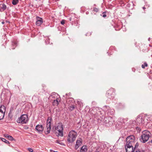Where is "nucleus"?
<instances>
[{
  "label": "nucleus",
  "instance_id": "obj_25",
  "mask_svg": "<svg viewBox=\"0 0 152 152\" xmlns=\"http://www.w3.org/2000/svg\"><path fill=\"white\" fill-rule=\"evenodd\" d=\"M61 24L64 25L65 23V20H62L61 22Z\"/></svg>",
  "mask_w": 152,
  "mask_h": 152
},
{
  "label": "nucleus",
  "instance_id": "obj_18",
  "mask_svg": "<svg viewBox=\"0 0 152 152\" xmlns=\"http://www.w3.org/2000/svg\"><path fill=\"white\" fill-rule=\"evenodd\" d=\"M2 140L3 142H5L6 143L9 144V142L8 141L6 140L5 139H4V138H2Z\"/></svg>",
  "mask_w": 152,
  "mask_h": 152
},
{
  "label": "nucleus",
  "instance_id": "obj_4",
  "mask_svg": "<svg viewBox=\"0 0 152 152\" xmlns=\"http://www.w3.org/2000/svg\"><path fill=\"white\" fill-rule=\"evenodd\" d=\"M126 145H132L134 144L135 142V138L134 136L131 135L128 137L126 140Z\"/></svg>",
  "mask_w": 152,
  "mask_h": 152
},
{
  "label": "nucleus",
  "instance_id": "obj_23",
  "mask_svg": "<svg viewBox=\"0 0 152 152\" xmlns=\"http://www.w3.org/2000/svg\"><path fill=\"white\" fill-rule=\"evenodd\" d=\"M28 150L30 152H33V149L31 148H28Z\"/></svg>",
  "mask_w": 152,
  "mask_h": 152
},
{
  "label": "nucleus",
  "instance_id": "obj_7",
  "mask_svg": "<svg viewBox=\"0 0 152 152\" xmlns=\"http://www.w3.org/2000/svg\"><path fill=\"white\" fill-rule=\"evenodd\" d=\"M51 118L49 117L47 120V124H46V129L45 131V134H48L50 133L51 129Z\"/></svg>",
  "mask_w": 152,
  "mask_h": 152
},
{
  "label": "nucleus",
  "instance_id": "obj_22",
  "mask_svg": "<svg viewBox=\"0 0 152 152\" xmlns=\"http://www.w3.org/2000/svg\"><path fill=\"white\" fill-rule=\"evenodd\" d=\"M138 146V144L137 143H136L135 145L134 148V150H136V149L137 148Z\"/></svg>",
  "mask_w": 152,
  "mask_h": 152
},
{
  "label": "nucleus",
  "instance_id": "obj_1",
  "mask_svg": "<svg viewBox=\"0 0 152 152\" xmlns=\"http://www.w3.org/2000/svg\"><path fill=\"white\" fill-rule=\"evenodd\" d=\"M49 99L53 104H58L61 101L60 96L57 93L53 92L51 94L49 97Z\"/></svg>",
  "mask_w": 152,
  "mask_h": 152
},
{
  "label": "nucleus",
  "instance_id": "obj_31",
  "mask_svg": "<svg viewBox=\"0 0 152 152\" xmlns=\"http://www.w3.org/2000/svg\"><path fill=\"white\" fill-rule=\"evenodd\" d=\"M56 142H57V143H60L58 141V140L56 141Z\"/></svg>",
  "mask_w": 152,
  "mask_h": 152
},
{
  "label": "nucleus",
  "instance_id": "obj_30",
  "mask_svg": "<svg viewBox=\"0 0 152 152\" xmlns=\"http://www.w3.org/2000/svg\"><path fill=\"white\" fill-rule=\"evenodd\" d=\"M1 23L2 24H4V21H2V22H1Z\"/></svg>",
  "mask_w": 152,
  "mask_h": 152
},
{
  "label": "nucleus",
  "instance_id": "obj_12",
  "mask_svg": "<svg viewBox=\"0 0 152 152\" xmlns=\"http://www.w3.org/2000/svg\"><path fill=\"white\" fill-rule=\"evenodd\" d=\"M37 21L36 22V24L38 26L40 25L42 23V20L41 18L39 17H37Z\"/></svg>",
  "mask_w": 152,
  "mask_h": 152
},
{
  "label": "nucleus",
  "instance_id": "obj_2",
  "mask_svg": "<svg viewBox=\"0 0 152 152\" xmlns=\"http://www.w3.org/2000/svg\"><path fill=\"white\" fill-rule=\"evenodd\" d=\"M77 137V132L74 130H72L68 135L67 141L69 143H72L75 140Z\"/></svg>",
  "mask_w": 152,
  "mask_h": 152
},
{
  "label": "nucleus",
  "instance_id": "obj_10",
  "mask_svg": "<svg viewBox=\"0 0 152 152\" xmlns=\"http://www.w3.org/2000/svg\"><path fill=\"white\" fill-rule=\"evenodd\" d=\"M82 140L80 138L77 139L76 141V144L75 145V148L76 149H77L82 144Z\"/></svg>",
  "mask_w": 152,
  "mask_h": 152
},
{
  "label": "nucleus",
  "instance_id": "obj_33",
  "mask_svg": "<svg viewBox=\"0 0 152 152\" xmlns=\"http://www.w3.org/2000/svg\"><path fill=\"white\" fill-rule=\"evenodd\" d=\"M109 91H108V94H109Z\"/></svg>",
  "mask_w": 152,
  "mask_h": 152
},
{
  "label": "nucleus",
  "instance_id": "obj_8",
  "mask_svg": "<svg viewBox=\"0 0 152 152\" xmlns=\"http://www.w3.org/2000/svg\"><path fill=\"white\" fill-rule=\"evenodd\" d=\"M144 117L139 115L137 116L136 119V123L138 125L143 124L144 123Z\"/></svg>",
  "mask_w": 152,
  "mask_h": 152
},
{
  "label": "nucleus",
  "instance_id": "obj_6",
  "mask_svg": "<svg viewBox=\"0 0 152 152\" xmlns=\"http://www.w3.org/2000/svg\"><path fill=\"white\" fill-rule=\"evenodd\" d=\"M56 130L58 132V135L61 136H63V128L61 123H58L57 126L55 127Z\"/></svg>",
  "mask_w": 152,
  "mask_h": 152
},
{
  "label": "nucleus",
  "instance_id": "obj_5",
  "mask_svg": "<svg viewBox=\"0 0 152 152\" xmlns=\"http://www.w3.org/2000/svg\"><path fill=\"white\" fill-rule=\"evenodd\" d=\"M28 121V118L26 114H23L17 120L18 123L22 124H26Z\"/></svg>",
  "mask_w": 152,
  "mask_h": 152
},
{
  "label": "nucleus",
  "instance_id": "obj_24",
  "mask_svg": "<svg viewBox=\"0 0 152 152\" xmlns=\"http://www.w3.org/2000/svg\"><path fill=\"white\" fill-rule=\"evenodd\" d=\"M77 103L78 104H83V103L81 101H80V100H79V101H77Z\"/></svg>",
  "mask_w": 152,
  "mask_h": 152
},
{
  "label": "nucleus",
  "instance_id": "obj_29",
  "mask_svg": "<svg viewBox=\"0 0 152 152\" xmlns=\"http://www.w3.org/2000/svg\"><path fill=\"white\" fill-rule=\"evenodd\" d=\"M106 15H105V14H104L103 15V17L104 18L106 17Z\"/></svg>",
  "mask_w": 152,
  "mask_h": 152
},
{
  "label": "nucleus",
  "instance_id": "obj_19",
  "mask_svg": "<svg viewBox=\"0 0 152 152\" xmlns=\"http://www.w3.org/2000/svg\"><path fill=\"white\" fill-rule=\"evenodd\" d=\"M148 65L146 63H144V64H142V68H144L145 66H147Z\"/></svg>",
  "mask_w": 152,
  "mask_h": 152
},
{
  "label": "nucleus",
  "instance_id": "obj_26",
  "mask_svg": "<svg viewBox=\"0 0 152 152\" xmlns=\"http://www.w3.org/2000/svg\"><path fill=\"white\" fill-rule=\"evenodd\" d=\"M94 11L96 12H98L99 10L98 9H97V8H94Z\"/></svg>",
  "mask_w": 152,
  "mask_h": 152
},
{
  "label": "nucleus",
  "instance_id": "obj_16",
  "mask_svg": "<svg viewBox=\"0 0 152 152\" xmlns=\"http://www.w3.org/2000/svg\"><path fill=\"white\" fill-rule=\"evenodd\" d=\"M5 113L3 112L0 111V120H2L3 119Z\"/></svg>",
  "mask_w": 152,
  "mask_h": 152
},
{
  "label": "nucleus",
  "instance_id": "obj_14",
  "mask_svg": "<svg viewBox=\"0 0 152 152\" xmlns=\"http://www.w3.org/2000/svg\"><path fill=\"white\" fill-rule=\"evenodd\" d=\"M87 150V147L86 146L84 145L81 148L80 150V152H86Z\"/></svg>",
  "mask_w": 152,
  "mask_h": 152
},
{
  "label": "nucleus",
  "instance_id": "obj_13",
  "mask_svg": "<svg viewBox=\"0 0 152 152\" xmlns=\"http://www.w3.org/2000/svg\"><path fill=\"white\" fill-rule=\"evenodd\" d=\"M6 6L4 4H0V11L1 12L4 11L6 8Z\"/></svg>",
  "mask_w": 152,
  "mask_h": 152
},
{
  "label": "nucleus",
  "instance_id": "obj_3",
  "mask_svg": "<svg viewBox=\"0 0 152 152\" xmlns=\"http://www.w3.org/2000/svg\"><path fill=\"white\" fill-rule=\"evenodd\" d=\"M150 135L151 133L149 131L146 130L143 131L140 140L144 143L146 142L148 140Z\"/></svg>",
  "mask_w": 152,
  "mask_h": 152
},
{
  "label": "nucleus",
  "instance_id": "obj_17",
  "mask_svg": "<svg viewBox=\"0 0 152 152\" xmlns=\"http://www.w3.org/2000/svg\"><path fill=\"white\" fill-rule=\"evenodd\" d=\"M18 2V0H13L12 4L14 5H16Z\"/></svg>",
  "mask_w": 152,
  "mask_h": 152
},
{
  "label": "nucleus",
  "instance_id": "obj_28",
  "mask_svg": "<svg viewBox=\"0 0 152 152\" xmlns=\"http://www.w3.org/2000/svg\"><path fill=\"white\" fill-rule=\"evenodd\" d=\"M135 152H142L141 151H140L139 150H135Z\"/></svg>",
  "mask_w": 152,
  "mask_h": 152
},
{
  "label": "nucleus",
  "instance_id": "obj_34",
  "mask_svg": "<svg viewBox=\"0 0 152 152\" xmlns=\"http://www.w3.org/2000/svg\"><path fill=\"white\" fill-rule=\"evenodd\" d=\"M151 142L152 143V140L151 141Z\"/></svg>",
  "mask_w": 152,
  "mask_h": 152
},
{
  "label": "nucleus",
  "instance_id": "obj_11",
  "mask_svg": "<svg viewBox=\"0 0 152 152\" xmlns=\"http://www.w3.org/2000/svg\"><path fill=\"white\" fill-rule=\"evenodd\" d=\"M36 129L38 132H42L44 130V127L42 125H37L36 127Z\"/></svg>",
  "mask_w": 152,
  "mask_h": 152
},
{
  "label": "nucleus",
  "instance_id": "obj_9",
  "mask_svg": "<svg viewBox=\"0 0 152 152\" xmlns=\"http://www.w3.org/2000/svg\"><path fill=\"white\" fill-rule=\"evenodd\" d=\"M125 148L126 152H134V150L132 145H125Z\"/></svg>",
  "mask_w": 152,
  "mask_h": 152
},
{
  "label": "nucleus",
  "instance_id": "obj_21",
  "mask_svg": "<svg viewBox=\"0 0 152 152\" xmlns=\"http://www.w3.org/2000/svg\"><path fill=\"white\" fill-rule=\"evenodd\" d=\"M8 138L9 140L12 141L14 140V139L13 138V137L11 136H9V138Z\"/></svg>",
  "mask_w": 152,
  "mask_h": 152
},
{
  "label": "nucleus",
  "instance_id": "obj_15",
  "mask_svg": "<svg viewBox=\"0 0 152 152\" xmlns=\"http://www.w3.org/2000/svg\"><path fill=\"white\" fill-rule=\"evenodd\" d=\"M6 110V107L4 105H1L0 107V111L5 113Z\"/></svg>",
  "mask_w": 152,
  "mask_h": 152
},
{
  "label": "nucleus",
  "instance_id": "obj_20",
  "mask_svg": "<svg viewBox=\"0 0 152 152\" xmlns=\"http://www.w3.org/2000/svg\"><path fill=\"white\" fill-rule=\"evenodd\" d=\"M74 106V105H72L69 108V109L70 110H73L75 106Z\"/></svg>",
  "mask_w": 152,
  "mask_h": 152
},
{
  "label": "nucleus",
  "instance_id": "obj_32",
  "mask_svg": "<svg viewBox=\"0 0 152 152\" xmlns=\"http://www.w3.org/2000/svg\"><path fill=\"white\" fill-rule=\"evenodd\" d=\"M143 9H145V7H143Z\"/></svg>",
  "mask_w": 152,
  "mask_h": 152
},
{
  "label": "nucleus",
  "instance_id": "obj_27",
  "mask_svg": "<svg viewBox=\"0 0 152 152\" xmlns=\"http://www.w3.org/2000/svg\"><path fill=\"white\" fill-rule=\"evenodd\" d=\"M10 136V135H9L8 134H6L5 135V137H7L8 138H9V136Z\"/></svg>",
  "mask_w": 152,
  "mask_h": 152
}]
</instances>
